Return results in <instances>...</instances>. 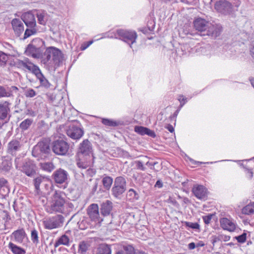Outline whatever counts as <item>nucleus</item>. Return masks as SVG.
Segmentation results:
<instances>
[{"instance_id": "nucleus-60", "label": "nucleus", "mask_w": 254, "mask_h": 254, "mask_svg": "<svg viewBox=\"0 0 254 254\" xmlns=\"http://www.w3.org/2000/svg\"><path fill=\"white\" fill-rule=\"evenodd\" d=\"M220 237L221 238L222 237V239H221V241H223L225 242L228 241L230 239V236L224 235H220Z\"/></svg>"}, {"instance_id": "nucleus-49", "label": "nucleus", "mask_w": 254, "mask_h": 254, "mask_svg": "<svg viewBox=\"0 0 254 254\" xmlns=\"http://www.w3.org/2000/svg\"><path fill=\"white\" fill-rule=\"evenodd\" d=\"M77 165L79 168L82 169H86L89 166L87 162L81 161L80 160L77 162Z\"/></svg>"}, {"instance_id": "nucleus-40", "label": "nucleus", "mask_w": 254, "mask_h": 254, "mask_svg": "<svg viewBox=\"0 0 254 254\" xmlns=\"http://www.w3.org/2000/svg\"><path fill=\"white\" fill-rule=\"evenodd\" d=\"M73 145H70L65 141H64V155H69L72 154Z\"/></svg>"}, {"instance_id": "nucleus-56", "label": "nucleus", "mask_w": 254, "mask_h": 254, "mask_svg": "<svg viewBox=\"0 0 254 254\" xmlns=\"http://www.w3.org/2000/svg\"><path fill=\"white\" fill-rule=\"evenodd\" d=\"M38 18V22L42 25H45L46 22L45 17H37Z\"/></svg>"}, {"instance_id": "nucleus-3", "label": "nucleus", "mask_w": 254, "mask_h": 254, "mask_svg": "<svg viewBox=\"0 0 254 254\" xmlns=\"http://www.w3.org/2000/svg\"><path fill=\"white\" fill-rule=\"evenodd\" d=\"M116 34L121 39L128 43L130 48H132V45L135 42L137 38V34L133 31L118 29Z\"/></svg>"}, {"instance_id": "nucleus-33", "label": "nucleus", "mask_w": 254, "mask_h": 254, "mask_svg": "<svg viewBox=\"0 0 254 254\" xmlns=\"http://www.w3.org/2000/svg\"><path fill=\"white\" fill-rule=\"evenodd\" d=\"M114 186L120 187L126 189V181L125 179L121 176L118 177L115 179Z\"/></svg>"}, {"instance_id": "nucleus-16", "label": "nucleus", "mask_w": 254, "mask_h": 254, "mask_svg": "<svg viewBox=\"0 0 254 254\" xmlns=\"http://www.w3.org/2000/svg\"><path fill=\"white\" fill-rule=\"evenodd\" d=\"M113 209V203L110 200L103 202L101 206V213L104 216L110 215Z\"/></svg>"}, {"instance_id": "nucleus-46", "label": "nucleus", "mask_w": 254, "mask_h": 254, "mask_svg": "<svg viewBox=\"0 0 254 254\" xmlns=\"http://www.w3.org/2000/svg\"><path fill=\"white\" fill-rule=\"evenodd\" d=\"M27 97H33L36 95V92L33 89H27L25 93Z\"/></svg>"}, {"instance_id": "nucleus-30", "label": "nucleus", "mask_w": 254, "mask_h": 254, "mask_svg": "<svg viewBox=\"0 0 254 254\" xmlns=\"http://www.w3.org/2000/svg\"><path fill=\"white\" fill-rule=\"evenodd\" d=\"M113 178L110 176L103 177L102 179V184L105 189L109 190L112 184H113Z\"/></svg>"}, {"instance_id": "nucleus-18", "label": "nucleus", "mask_w": 254, "mask_h": 254, "mask_svg": "<svg viewBox=\"0 0 254 254\" xmlns=\"http://www.w3.org/2000/svg\"><path fill=\"white\" fill-rule=\"evenodd\" d=\"M21 145L17 140H12L8 144V151L9 153L13 155L20 150Z\"/></svg>"}, {"instance_id": "nucleus-48", "label": "nucleus", "mask_w": 254, "mask_h": 254, "mask_svg": "<svg viewBox=\"0 0 254 254\" xmlns=\"http://www.w3.org/2000/svg\"><path fill=\"white\" fill-rule=\"evenodd\" d=\"M135 163L136 165V169L138 170H140L141 171H144L145 170V167L143 166L142 162L141 161H135Z\"/></svg>"}, {"instance_id": "nucleus-51", "label": "nucleus", "mask_w": 254, "mask_h": 254, "mask_svg": "<svg viewBox=\"0 0 254 254\" xmlns=\"http://www.w3.org/2000/svg\"><path fill=\"white\" fill-rule=\"evenodd\" d=\"M212 215L209 214L208 215L203 216L202 218L204 221V222L206 224H208L210 223L211 220L212 219Z\"/></svg>"}, {"instance_id": "nucleus-2", "label": "nucleus", "mask_w": 254, "mask_h": 254, "mask_svg": "<svg viewBox=\"0 0 254 254\" xmlns=\"http://www.w3.org/2000/svg\"><path fill=\"white\" fill-rule=\"evenodd\" d=\"M69 122H73V124L69 126L68 129L66 130L67 135L73 139H80L84 134V131L82 128L79 127V124L75 120H69Z\"/></svg>"}, {"instance_id": "nucleus-61", "label": "nucleus", "mask_w": 254, "mask_h": 254, "mask_svg": "<svg viewBox=\"0 0 254 254\" xmlns=\"http://www.w3.org/2000/svg\"><path fill=\"white\" fill-rule=\"evenodd\" d=\"M250 53L251 56H252L253 59L254 60V42L253 43V44L252 45L251 48H250Z\"/></svg>"}, {"instance_id": "nucleus-44", "label": "nucleus", "mask_w": 254, "mask_h": 254, "mask_svg": "<svg viewBox=\"0 0 254 254\" xmlns=\"http://www.w3.org/2000/svg\"><path fill=\"white\" fill-rule=\"evenodd\" d=\"M186 227L190 228L193 229H199V225L197 223H192L189 222H185Z\"/></svg>"}, {"instance_id": "nucleus-25", "label": "nucleus", "mask_w": 254, "mask_h": 254, "mask_svg": "<svg viewBox=\"0 0 254 254\" xmlns=\"http://www.w3.org/2000/svg\"><path fill=\"white\" fill-rule=\"evenodd\" d=\"M8 248L14 254H25V251L23 249L16 246L11 242L9 243Z\"/></svg>"}, {"instance_id": "nucleus-43", "label": "nucleus", "mask_w": 254, "mask_h": 254, "mask_svg": "<svg viewBox=\"0 0 254 254\" xmlns=\"http://www.w3.org/2000/svg\"><path fill=\"white\" fill-rule=\"evenodd\" d=\"M42 16L41 13H39L36 10H32L31 11H28L27 12H25L22 14V16Z\"/></svg>"}, {"instance_id": "nucleus-57", "label": "nucleus", "mask_w": 254, "mask_h": 254, "mask_svg": "<svg viewBox=\"0 0 254 254\" xmlns=\"http://www.w3.org/2000/svg\"><path fill=\"white\" fill-rule=\"evenodd\" d=\"M128 193L130 195L133 196L134 198H137V196H136L137 194L133 189H130L128 191Z\"/></svg>"}, {"instance_id": "nucleus-53", "label": "nucleus", "mask_w": 254, "mask_h": 254, "mask_svg": "<svg viewBox=\"0 0 254 254\" xmlns=\"http://www.w3.org/2000/svg\"><path fill=\"white\" fill-rule=\"evenodd\" d=\"M64 245L68 246L72 243V240H71L66 234H64Z\"/></svg>"}, {"instance_id": "nucleus-39", "label": "nucleus", "mask_w": 254, "mask_h": 254, "mask_svg": "<svg viewBox=\"0 0 254 254\" xmlns=\"http://www.w3.org/2000/svg\"><path fill=\"white\" fill-rule=\"evenodd\" d=\"M31 238L33 243L37 244L39 243L38 232L36 230L31 231Z\"/></svg>"}, {"instance_id": "nucleus-36", "label": "nucleus", "mask_w": 254, "mask_h": 254, "mask_svg": "<svg viewBox=\"0 0 254 254\" xmlns=\"http://www.w3.org/2000/svg\"><path fill=\"white\" fill-rule=\"evenodd\" d=\"M40 166L43 170L48 172H51L54 169V166L52 162L41 163Z\"/></svg>"}, {"instance_id": "nucleus-23", "label": "nucleus", "mask_w": 254, "mask_h": 254, "mask_svg": "<svg viewBox=\"0 0 254 254\" xmlns=\"http://www.w3.org/2000/svg\"><path fill=\"white\" fill-rule=\"evenodd\" d=\"M25 53L27 55L32 56L33 58L38 57V49L33 45H28Z\"/></svg>"}, {"instance_id": "nucleus-13", "label": "nucleus", "mask_w": 254, "mask_h": 254, "mask_svg": "<svg viewBox=\"0 0 254 254\" xmlns=\"http://www.w3.org/2000/svg\"><path fill=\"white\" fill-rule=\"evenodd\" d=\"M87 213L92 220H98L99 217L98 205L95 203L91 204L87 209Z\"/></svg>"}, {"instance_id": "nucleus-7", "label": "nucleus", "mask_w": 254, "mask_h": 254, "mask_svg": "<svg viewBox=\"0 0 254 254\" xmlns=\"http://www.w3.org/2000/svg\"><path fill=\"white\" fill-rule=\"evenodd\" d=\"M63 222V217L62 215L59 214L46 219L44 221L43 223L46 229L51 230L61 226Z\"/></svg>"}, {"instance_id": "nucleus-4", "label": "nucleus", "mask_w": 254, "mask_h": 254, "mask_svg": "<svg viewBox=\"0 0 254 254\" xmlns=\"http://www.w3.org/2000/svg\"><path fill=\"white\" fill-rule=\"evenodd\" d=\"M15 65L18 68L28 70L33 73L38 66L33 64L29 59L24 58L22 60L18 59L14 62Z\"/></svg>"}, {"instance_id": "nucleus-8", "label": "nucleus", "mask_w": 254, "mask_h": 254, "mask_svg": "<svg viewBox=\"0 0 254 254\" xmlns=\"http://www.w3.org/2000/svg\"><path fill=\"white\" fill-rule=\"evenodd\" d=\"M223 30L222 26L219 24L210 22L206 30V34L208 36L216 38L220 36Z\"/></svg>"}, {"instance_id": "nucleus-59", "label": "nucleus", "mask_w": 254, "mask_h": 254, "mask_svg": "<svg viewBox=\"0 0 254 254\" xmlns=\"http://www.w3.org/2000/svg\"><path fill=\"white\" fill-rule=\"evenodd\" d=\"M7 181L3 178L0 179V187H5L7 184Z\"/></svg>"}, {"instance_id": "nucleus-35", "label": "nucleus", "mask_w": 254, "mask_h": 254, "mask_svg": "<svg viewBox=\"0 0 254 254\" xmlns=\"http://www.w3.org/2000/svg\"><path fill=\"white\" fill-rule=\"evenodd\" d=\"M36 148L39 149L41 152L44 153H48L50 150L49 145L47 143L44 142L39 143L36 146Z\"/></svg>"}, {"instance_id": "nucleus-11", "label": "nucleus", "mask_w": 254, "mask_h": 254, "mask_svg": "<svg viewBox=\"0 0 254 254\" xmlns=\"http://www.w3.org/2000/svg\"><path fill=\"white\" fill-rule=\"evenodd\" d=\"M192 192L193 194L198 199L205 198L207 196V190L202 185L193 186Z\"/></svg>"}, {"instance_id": "nucleus-17", "label": "nucleus", "mask_w": 254, "mask_h": 254, "mask_svg": "<svg viewBox=\"0 0 254 254\" xmlns=\"http://www.w3.org/2000/svg\"><path fill=\"white\" fill-rule=\"evenodd\" d=\"M57 195L55 197V202L52 205L53 211L63 213L64 211V199L63 198L59 197L56 199Z\"/></svg>"}, {"instance_id": "nucleus-14", "label": "nucleus", "mask_w": 254, "mask_h": 254, "mask_svg": "<svg viewBox=\"0 0 254 254\" xmlns=\"http://www.w3.org/2000/svg\"><path fill=\"white\" fill-rule=\"evenodd\" d=\"M11 25L15 34L19 36L24 31V25L22 21L18 18H14L11 21Z\"/></svg>"}, {"instance_id": "nucleus-15", "label": "nucleus", "mask_w": 254, "mask_h": 254, "mask_svg": "<svg viewBox=\"0 0 254 254\" xmlns=\"http://www.w3.org/2000/svg\"><path fill=\"white\" fill-rule=\"evenodd\" d=\"M221 227L230 232L234 231L236 229V224L227 218H223L220 221Z\"/></svg>"}, {"instance_id": "nucleus-6", "label": "nucleus", "mask_w": 254, "mask_h": 254, "mask_svg": "<svg viewBox=\"0 0 254 254\" xmlns=\"http://www.w3.org/2000/svg\"><path fill=\"white\" fill-rule=\"evenodd\" d=\"M215 9L224 14H230L233 11L232 4L227 0H219L214 4Z\"/></svg>"}, {"instance_id": "nucleus-31", "label": "nucleus", "mask_w": 254, "mask_h": 254, "mask_svg": "<svg viewBox=\"0 0 254 254\" xmlns=\"http://www.w3.org/2000/svg\"><path fill=\"white\" fill-rule=\"evenodd\" d=\"M28 19L24 18L22 19L27 28H35L36 25V20L34 17H28Z\"/></svg>"}, {"instance_id": "nucleus-64", "label": "nucleus", "mask_w": 254, "mask_h": 254, "mask_svg": "<svg viewBox=\"0 0 254 254\" xmlns=\"http://www.w3.org/2000/svg\"><path fill=\"white\" fill-rule=\"evenodd\" d=\"M89 47V44H87L86 43H83L81 46V50H84Z\"/></svg>"}, {"instance_id": "nucleus-1", "label": "nucleus", "mask_w": 254, "mask_h": 254, "mask_svg": "<svg viewBox=\"0 0 254 254\" xmlns=\"http://www.w3.org/2000/svg\"><path fill=\"white\" fill-rule=\"evenodd\" d=\"M43 61L44 64H51L56 69L62 65V52L56 47H48L44 53Z\"/></svg>"}, {"instance_id": "nucleus-12", "label": "nucleus", "mask_w": 254, "mask_h": 254, "mask_svg": "<svg viewBox=\"0 0 254 254\" xmlns=\"http://www.w3.org/2000/svg\"><path fill=\"white\" fill-rule=\"evenodd\" d=\"M35 166L31 161L24 162L21 167V171L29 177L33 176L35 174Z\"/></svg>"}, {"instance_id": "nucleus-62", "label": "nucleus", "mask_w": 254, "mask_h": 254, "mask_svg": "<svg viewBox=\"0 0 254 254\" xmlns=\"http://www.w3.org/2000/svg\"><path fill=\"white\" fill-rule=\"evenodd\" d=\"M165 127L171 132L174 131V128L171 125L168 124Z\"/></svg>"}, {"instance_id": "nucleus-58", "label": "nucleus", "mask_w": 254, "mask_h": 254, "mask_svg": "<svg viewBox=\"0 0 254 254\" xmlns=\"http://www.w3.org/2000/svg\"><path fill=\"white\" fill-rule=\"evenodd\" d=\"M233 0L234 1L233 2V3L234 6L238 7L240 5L242 0Z\"/></svg>"}, {"instance_id": "nucleus-22", "label": "nucleus", "mask_w": 254, "mask_h": 254, "mask_svg": "<svg viewBox=\"0 0 254 254\" xmlns=\"http://www.w3.org/2000/svg\"><path fill=\"white\" fill-rule=\"evenodd\" d=\"M96 254H111L110 246L105 244L100 245L97 249Z\"/></svg>"}, {"instance_id": "nucleus-41", "label": "nucleus", "mask_w": 254, "mask_h": 254, "mask_svg": "<svg viewBox=\"0 0 254 254\" xmlns=\"http://www.w3.org/2000/svg\"><path fill=\"white\" fill-rule=\"evenodd\" d=\"M147 128V127L141 126H136L135 127L134 130L136 132L142 135L146 134Z\"/></svg>"}, {"instance_id": "nucleus-45", "label": "nucleus", "mask_w": 254, "mask_h": 254, "mask_svg": "<svg viewBox=\"0 0 254 254\" xmlns=\"http://www.w3.org/2000/svg\"><path fill=\"white\" fill-rule=\"evenodd\" d=\"M247 233H243L242 235L236 237V239L239 243H243L246 240Z\"/></svg>"}, {"instance_id": "nucleus-20", "label": "nucleus", "mask_w": 254, "mask_h": 254, "mask_svg": "<svg viewBox=\"0 0 254 254\" xmlns=\"http://www.w3.org/2000/svg\"><path fill=\"white\" fill-rule=\"evenodd\" d=\"M15 241L18 243H22L26 235L25 232L23 229L17 230L14 231L12 234Z\"/></svg>"}, {"instance_id": "nucleus-26", "label": "nucleus", "mask_w": 254, "mask_h": 254, "mask_svg": "<svg viewBox=\"0 0 254 254\" xmlns=\"http://www.w3.org/2000/svg\"><path fill=\"white\" fill-rule=\"evenodd\" d=\"M116 254H135L134 249L131 245L124 246L123 249Z\"/></svg>"}, {"instance_id": "nucleus-9", "label": "nucleus", "mask_w": 254, "mask_h": 254, "mask_svg": "<svg viewBox=\"0 0 254 254\" xmlns=\"http://www.w3.org/2000/svg\"><path fill=\"white\" fill-rule=\"evenodd\" d=\"M210 22L205 19L198 17L193 21L195 29L200 32H206Z\"/></svg>"}, {"instance_id": "nucleus-63", "label": "nucleus", "mask_w": 254, "mask_h": 254, "mask_svg": "<svg viewBox=\"0 0 254 254\" xmlns=\"http://www.w3.org/2000/svg\"><path fill=\"white\" fill-rule=\"evenodd\" d=\"M188 248L190 250H193L195 248V244L194 243L192 242L189 244Z\"/></svg>"}, {"instance_id": "nucleus-21", "label": "nucleus", "mask_w": 254, "mask_h": 254, "mask_svg": "<svg viewBox=\"0 0 254 254\" xmlns=\"http://www.w3.org/2000/svg\"><path fill=\"white\" fill-rule=\"evenodd\" d=\"M33 74H35L37 78L39 80L42 85L45 87L49 86V83L48 81L42 73L39 67L35 70V72H34Z\"/></svg>"}, {"instance_id": "nucleus-10", "label": "nucleus", "mask_w": 254, "mask_h": 254, "mask_svg": "<svg viewBox=\"0 0 254 254\" xmlns=\"http://www.w3.org/2000/svg\"><path fill=\"white\" fill-rule=\"evenodd\" d=\"M64 137L63 135L59 136V139H57L53 142V152L60 155H64Z\"/></svg>"}, {"instance_id": "nucleus-5", "label": "nucleus", "mask_w": 254, "mask_h": 254, "mask_svg": "<svg viewBox=\"0 0 254 254\" xmlns=\"http://www.w3.org/2000/svg\"><path fill=\"white\" fill-rule=\"evenodd\" d=\"M93 148L91 143L88 139H84L81 142L78 146L77 155L78 157L81 156H89L90 154H92ZM93 159L94 157L92 155Z\"/></svg>"}, {"instance_id": "nucleus-37", "label": "nucleus", "mask_w": 254, "mask_h": 254, "mask_svg": "<svg viewBox=\"0 0 254 254\" xmlns=\"http://www.w3.org/2000/svg\"><path fill=\"white\" fill-rule=\"evenodd\" d=\"M64 245V235L61 236V237L54 244L55 251L61 252L62 247H59L60 245Z\"/></svg>"}, {"instance_id": "nucleus-47", "label": "nucleus", "mask_w": 254, "mask_h": 254, "mask_svg": "<svg viewBox=\"0 0 254 254\" xmlns=\"http://www.w3.org/2000/svg\"><path fill=\"white\" fill-rule=\"evenodd\" d=\"M211 243L213 244V246L215 245V244L219 241H221V239H222V237H220V235H219L218 236L215 235L212 236L211 238Z\"/></svg>"}, {"instance_id": "nucleus-50", "label": "nucleus", "mask_w": 254, "mask_h": 254, "mask_svg": "<svg viewBox=\"0 0 254 254\" xmlns=\"http://www.w3.org/2000/svg\"><path fill=\"white\" fill-rule=\"evenodd\" d=\"M9 96V93L7 92L3 87L0 86V98L2 97H7Z\"/></svg>"}, {"instance_id": "nucleus-32", "label": "nucleus", "mask_w": 254, "mask_h": 254, "mask_svg": "<svg viewBox=\"0 0 254 254\" xmlns=\"http://www.w3.org/2000/svg\"><path fill=\"white\" fill-rule=\"evenodd\" d=\"M102 123L104 125L111 127H117L120 125L119 122L108 119H102Z\"/></svg>"}, {"instance_id": "nucleus-34", "label": "nucleus", "mask_w": 254, "mask_h": 254, "mask_svg": "<svg viewBox=\"0 0 254 254\" xmlns=\"http://www.w3.org/2000/svg\"><path fill=\"white\" fill-rule=\"evenodd\" d=\"M33 120L31 119H27L22 121L19 126L20 129L22 130H27L32 125Z\"/></svg>"}, {"instance_id": "nucleus-54", "label": "nucleus", "mask_w": 254, "mask_h": 254, "mask_svg": "<svg viewBox=\"0 0 254 254\" xmlns=\"http://www.w3.org/2000/svg\"><path fill=\"white\" fill-rule=\"evenodd\" d=\"M147 135H149V136H151L152 137H155L156 136V134L154 131L150 130L149 128H147V131H146Z\"/></svg>"}, {"instance_id": "nucleus-38", "label": "nucleus", "mask_w": 254, "mask_h": 254, "mask_svg": "<svg viewBox=\"0 0 254 254\" xmlns=\"http://www.w3.org/2000/svg\"><path fill=\"white\" fill-rule=\"evenodd\" d=\"M37 30L36 28H27L24 33V39H26L30 36L36 34Z\"/></svg>"}, {"instance_id": "nucleus-28", "label": "nucleus", "mask_w": 254, "mask_h": 254, "mask_svg": "<svg viewBox=\"0 0 254 254\" xmlns=\"http://www.w3.org/2000/svg\"><path fill=\"white\" fill-rule=\"evenodd\" d=\"M54 179L57 183H64V170L60 169L57 171L54 174Z\"/></svg>"}, {"instance_id": "nucleus-42", "label": "nucleus", "mask_w": 254, "mask_h": 254, "mask_svg": "<svg viewBox=\"0 0 254 254\" xmlns=\"http://www.w3.org/2000/svg\"><path fill=\"white\" fill-rule=\"evenodd\" d=\"M8 59L7 56L4 53L0 51V66L4 65Z\"/></svg>"}, {"instance_id": "nucleus-24", "label": "nucleus", "mask_w": 254, "mask_h": 254, "mask_svg": "<svg viewBox=\"0 0 254 254\" xmlns=\"http://www.w3.org/2000/svg\"><path fill=\"white\" fill-rule=\"evenodd\" d=\"M90 247V244L87 241H81L78 245V253L80 254H85Z\"/></svg>"}, {"instance_id": "nucleus-52", "label": "nucleus", "mask_w": 254, "mask_h": 254, "mask_svg": "<svg viewBox=\"0 0 254 254\" xmlns=\"http://www.w3.org/2000/svg\"><path fill=\"white\" fill-rule=\"evenodd\" d=\"M42 182V179L40 177L36 178L34 180V186L37 190L39 189L40 185Z\"/></svg>"}, {"instance_id": "nucleus-29", "label": "nucleus", "mask_w": 254, "mask_h": 254, "mask_svg": "<svg viewBox=\"0 0 254 254\" xmlns=\"http://www.w3.org/2000/svg\"><path fill=\"white\" fill-rule=\"evenodd\" d=\"M126 190V189L120 187L114 186L112 189V194L116 197H119Z\"/></svg>"}, {"instance_id": "nucleus-19", "label": "nucleus", "mask_w": 254, "mask_h": 254, "mask_svg": "<svg viewBox=\"0 0 254 254\" xmlns=\"http://www.w3.org/2000/svg\"><path fill=\"white\" fill-rule=\"evenodd\" d=\"M9 103L5 102L2 104H0V119L1 120L6 119L8 112L10 111L8 107Z\"/></svg>"}, {"instance_id": "nucleus-55", "label": "nucleus", "mask_w": 254, "mask_h": 254, "mask_svg": "<svg viewBox=\"0 0 254 254\" xmlns=\"http://www.w3.org/2000/svg\"><path fill=\"white\" fill-rule=\"evenodd\" d=\"M187 99L185 98L183 95H180L179 96V100L181 102V107H183L184 105L186 103V100Z\"/></svg>"}, {"instance_id": "nucleus-27", "label": "nucleus", "mask_w": 254, "mask_h": 254, "mask_svg": "<svg viewBox=\"0 0 254 254\" xmlns=\"http://www.w3.org/2000/svg\"><path fill=\"white\" fill-rule=\"evenodd\" d=\"M242 213L245 215H252L254 214V202H251L244 207L242 209Z\"/></svg>"}]
</instances>
